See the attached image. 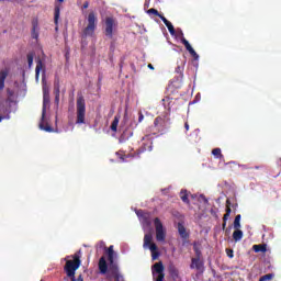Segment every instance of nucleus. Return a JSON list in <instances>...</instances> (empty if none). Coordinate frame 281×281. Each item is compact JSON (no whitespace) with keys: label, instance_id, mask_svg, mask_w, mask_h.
Returning a JSON list of instances; mask_svg holds the SVG:
<instances>
[{"label":"nucleus","instance_id":"1","mask_svg":"<svg viewBox=\"0 0 281 281\" xmlns=\"http://www.w3.org/2000/svg\"><path fill=\"white\" fill-rule=\"evenodd\" d=\"M108 254V262L106 258L101 257L99 259V271L102 273V276H106V272L111 273L112 278H114V281H120L122 276L120 274V266L117 265V254L113 250V246H110L106 250Z\"/></svg>","mask_w":281,"mask_h":281},{"label":"nucleus","instance_id":"2","mask_svg":"<svg viewBox=\"0 0 281 281\" xmlns=\"http://www.w3.org/2000/svg\"><path fill=\"white\" fill-rule=\"evenodd\" d=\"M67 258H69V256L65 258L66 265L64 266V271L66 276L70 278V281H76V271H78L82 265V260H80V258H82V250H78L72 256H70L72 260Z\"/></svg>","mask_w":281,"mask_h":281},{"label":"nucleus","instance_id":"3","mask_svg":"<svg viewBox=\"0 0 281 281\" xmlns=\"http://www.w3.org/2000/svg\"><path fill=\"white\" fill-rule=\"evenodd\" d=\"M88 24L83 29V36H93L95 34V30L98 27V15L95 11H90L87 16Z\"/></svg>","mask_w":281,"mask_h":281},{"label":"nucleus","instance_id":"4","mask_svg":"<svg viewBox=\"0 0 281 281\" xmlns=\"http://www.w3.org/2000/svg\"><path fill=\"white\" fill-rule=\"evenodd\" d=\"M143 247L144 249L148 247L149 251H151V260H157L159 258V248L157 247V244L153 243V234H145Z\"/></svg>","mask_w":281,"mask_h":281},{"label":"nucleus","instance_id":"5","mask_svg":"<svg viewBox=\"0 0 281 281\" xmlns=\"http://www.w3.org/2000/svg\"><path fill=\"white\" fill-rule=\"evenodd\" d=\"M87 115V103L85 97L79 95L77 98V120L76 124H85V117Z\"/></svg>","mask_w":281,"mask_h":281},{"label":"nucleus","instance_id":"6","mask_svg":"<svg viewBox=\"0 0 281 281\" xmlns=\"http://www.w3.org/2000/svg\"><path fill=\"white\" fill-rule=\"evenodd\" d=\"M117 30V21L113 16L105 18L104 34L106 38H113V32Z\"/></svg>","mask_w":281,"mask_h":281},{"label":"nucleus","instance_id":"7","mask_svg":"<svg viewBox=\"0 0 281 281\" xmlns=\"http://www.w3.org/2000/svg\"><path fill=\"white\" fill-rule=\"evenodd\" d=\"M154 225L156 228V240L158 243H165L166 241V229H164V224L161 223V220H159V217H156L154 220Z\"/></svg>","mask_w":281,"mask_h":281},{"label":"nucleus","instance_id":"8","mask_svg":"<svg viewBox=\"0 0 281 281\" xmlns=\"http://www.w3.org/2000/svg\"><path fill=\"white\" fill-rule=\"evenodd\" d=\"M164 262L159 261L156 262L153 267H151V273H153V278L154 281H164V278H166V273H164Z\"/></svg>","mask_w":281,"mask_h":281},{"label":"nucleus","instance_id":"9","mask_svg":"<svg viewBox=\"0 0 281 281\" xmlns=\"http://www.w3.org/2000/svg\"><path fill=\"white\" fill-rule=\"evenodd\" d=\"M136 215L138 216L143 227H150V225H153V214L150 212L138 210Z\"/></svg>","mask_w":281,"mask_h":281},{"label":"nucleus","instance_id":"10","mask_svg":"<svg viewBox=\"0 0 281 281\" xmlns=\"http://www.w3.org/2000/svg\"><path fill=\"white\" fill-rule=\"evenodd\" d=\"M36 67H35V80L41 78V71L45 76L46 66H45V57L37 56L35 58Z\"/></svg>","mask_w":281,"mask_h":281},{"label":"nucleus","instance_id":"11","mask_svg":"<svg viewBox=\"0 0 281 281\" xmlns=\"http://www.w3.org/2000/svg\"><path fill=\"white\" fill-rule=\"evenodd\" d=\"M168 122H170V119L168 116H157L154 120V126L157 128V131H164L166 126H168Z\"/></svg>","mask_w":281,"mask_h":281},{"label":"nucleus","instance_id":"12","mask_svg":"<svg viewBox=\"0 0 281 281\" xmlns=\"http://www.w3.org/2000/svg\"><path fill=\"white\" fill-rule=\"evenodd\" d=\"M47 104H49V89L43 87V110H42V120H45V113H47Z\"/></svg>","mask_w":281,"mask_h":281},{"label":"nucleus","instance_id":"13","mask_svg":"<svg viewBox=\"0 0 281 281\" xmlns=\"http://www.w3.org/2000/svg\"><path fill=\"white\" fill-rule=\"evenodd\" d=\"M181 43L182 45H184L187 52H189V54L194 58V60H199V54H196V50H194V48L192 47V45H190V42H188L186 37L181 38Z\"/></svg>","mask_w":281,"mask_h":281},{"label":"nucleus","instance_id":"14","mask_svg":"<svg viewBox=\"0 0 281 281\" xmlns=\"http://www.w3.org/2000/svg\"><path fill=\"white\" fill-rule=\"evenodd\" d=\"M232 202L229 200H226V214L223 216V224L222 229L225 231L227 227V218H229L232 214Z\"/></svg>","mask_w":281,"mask_h":281},{"label":"nucleus","instance_id":"15","mask_svg":"<svg viewBox=\"0 0 281 281\" xmlns=\"http://www.w3.org/2000/svg\"><path fill=\"white\" fill-rule=\"evenodd\" d=\"M144 143L143 146L140 147V153H150L153 150V139H150L149 136H146L143 138Z\"/></svg>","mask_w":281,"mask_h":281},{"label":"nucleus","instance_id":"16","mask_svg":"<svg viewBox=\"0 0 281 281\" xmlns=\"http://www.w3.org/2000/svg\"><path fill=\"white\" fill-rule=\"evenodd\" d=\"M190 269H196L198 271L203 269V261L201 260V257H194L191 259Z\"/></svg>","mask_w":281,"mask_h":281},{"label":"nucleus","instance_id":"17","mask_svg":"<svg viewBox=\"0 0 281 281\" xmlns=\"http://www.w3.org/2000/svg\"><path fill=\"white\" fill-rule=\"evenodd\" d=\"M168 271H169V276H170L173 280H177V278H179V269H177V267L175 266V263H169V266H168Z\"/></svg>","mask_w":281,"mask_h":281},{"label":"nucleus","instance_id":"18","mask_svg":"<svg viewBox=\"0 0 281 281\" xmlns=\"http://www.w3.org/2000/svg\"><path fill=\"white\" fill-rule=\"evenodd\" d=\"M161 21L164 22V24L166 25L167 30L169 31V33L171 34V36H175V26L172 25V23L170 21H168V19H166V16H160Z\"/></svg>","mask_w":281,"mask_h":281},{"label":"nucleus","instance_id":"19","mask_svg":"<svg viewBox=\"0 0 281 281\" xmlns=\"http://www.w3.org/2000/svg\"><path fill=\"white\" fill-rule=\"evenodd\" d=\"M5 78H8V70L0 71V91L5 89Z\"/></svg>","mask_w":281,"mask_h":281},{"label":"nucleus","instance_id":"20","mask_svg":"<svg viewBox=\"0 0 281 281\" xmlns=\"http://www.w3.org/2000/svg\"><path fill=\"white\" fill-rule=\"evenodd\" d=\"M178 233L184 240L190 238V235L186 231V226H183L181 223H178Z\"/></svg>","mask_w":281,"mask_h":281},{"label":"nucleus","instance_id":"21","mask_svg":"<svg viewBox=\"0 0 281 281\" xmlns=\"http://www.w3.org/2000/svg\"><path fill=\"white\" fill-rule=\"evenodd\" d=\"M252 250L255 254H267V245L266 244H260V245H254Z\"/></svg>","mask_w":281,"mask_h":281},{"label":"nucleus","instance_id":"22","mask_svg":"<svg viewBox=\"0 0 281 281\" xmlns=\"http://www.w3.org/2000/svg\"><path fill=\"white\" fill-rule=\"evenodd\" d=\"M32 38H38V32L36 30H38V20H33L32 22Z\"/></svg>","mask_w":281,"mask_h":281},{"label":"nucleus","instance_id":"23","mask_svg":"<svg viewBox=\"0 0 281 281\" xmlns=\"http://www.w3.org/2000/svg\"><path fill=\"white\" fill-rule=\"evenodd\" d=\"M233 240H235V243L243 240V231H240V228H235L233 233Z\"/></svg>","mask_w":281,"mask_h":281},{"label":"nucleus","instance_id":"24","mask_svg":"<svg viewBox=\"0 0 281 281\" xmlns=\"http://www.w3.org/2000/svg\"><path fill=\"white\" fill-rule=\"evenodd\" d=\"M35 56H36V53H34V52L27 53L26 60H27L29 69H32V66L34 65V57Z\"/></svg>","mask_w":281,"mask_h":281},{"label":"nucleus","instance_id":"25","mask_svg":"<svg viewBox=\"0 0 281 281\" xmlns=\"http://www.w3.org/2000/svg\"><path fill=\"white\" fill-rule=\"evenodd\" d=\"M3 120H10V110L9 109L0 110V122H3Z\"/></svg>","mask_w":281,"mask_h":281},{"label":"nucleus","instance_id":"26","mask_svg":"<svg viewBox=\"0 0 281 281\" xmlns=\"http://www.w3.org/2000/svg\"><path fill=\"white\" fill-rule=\"evenodd\" d=\"M120 124V115H115L114 120L110 126L111 131H113V133H117V125Z\"/></svg>","mask_w":281,"mask_h":281},{"label":"nucleus","instance_id":"27","mask_svg":"<svg viewBox=\"0 0 281 281\" xmlns=\"http://www.w3.org/2000/svg\"><path fill=\"white\" fill-rule=\"evenodd\" d=\"M188 190H181L180 191V199L183 201L187 205H190V199L188 198Z\"/></svg>","mask_w":281,"mask_h":281},{"label":"nucleus","instance_id":"28","mask_svg":"<svg viewBox=\"0 0 281 281\" xmlns=\"http://www.w3.org/2000/svg\"><path fill=\"white\" fill-rule=\"evenodd\" d=\"M58 19H60V5L56 4L55 5V11H54L55 25H58Z\"/></svg>","mask_w":281,"mask_h":281},{"label":"nucleus","instance_id":"29","mask_svg":"<svg viewBox=\"0 0 281 281\" xmlns=\"http://www.w3.org/2000/svg\"><path fill=\"white\" fill-rule=\"evenodd\" d=\"M44 120L42 119V122L40 123L41 131H45L46 133H53L54 128H52V126H49L48 124H43Z\"/></svg>","mask_w":281,"mask_h":281},{"label":"nucleus","instance_id":"30","mask_svg":"<svg viewBox=\"0 0 281 281\" xmlns=\"http://www.w3.org/2000/svg\"><path fill=\"white\" fill-rule=\"evenodd\" d=\"M212 155L216 158V159H223V153L221 151V148H214L212 150Z\"/></svg>","mask_w":281,"mask_h":281},{"label":"nucleus","instance_id":"31","mask_svg":"<svg viewBox=\"0 0 281 281\" xmlns=\"http://www.w3.org/2000/svg\"><path fill=\"white\" fill-rule=\"evenodd\" d=\"M240 218H241L240 214L235 216V220H234V228L235 229H240Z\"/></svg>","mask_w":281,"mask_h":281},{"label":"nucleus","instance_id":"32","mask_svg":"<svg viewBox=\"0 0 281 281\" xmlns=\"http://www.w3.org/2000/svg\"><path fill=\"white\" fill-rule=\"evenodd\" d=\"M54 93H55V95H60V81H55Z\"/></svg>","mask_w":281,"mask_h":281},{"label":"nucleus","instance_id":"33","mask_svg":"<svg viewBox=\"0 0 281 281\" xmlns=\"http://www.w3.org/2000/svg\"><path fill=\"white\" fill-rule=\"evenodd\" d=\"M147 14H154L155 16H159V19H161V16H164L161 13H159V11H157V9H149L147 11Z\"/></svg>","mask_w":281,"mask_h":281},{"label":"nucleus","instance_id":"34","mask_svg":"<svg viewBox=\"0 0 281 281\" xmlns=\"http://www.w3.org/2000/svg\"><path fill=\"white\" fill-rule=\"evenodd\" d=\"M193 250L195 254V258H201V256H202L201 248H199V246H196V244L193 245Z\"/></svg>","mask_w":281,"mask_h":281},{"label":"nucleus","instance_id":"35","mask_svg":"<svg viewBox=\"0 0 281 281\" xmlns=\"http://www.w3.org/2000/svg\"><path fill=\"white\" fill-rule=\"evenodd\" d=\"M273 280V274L272 273H268L266 276H262L259 281H270Z\"/></svg>","mask_w":281,"mask_h":281},{"label":"nucleus","instance_id":"36","mask_svg":"<svg viewBox=\"0 0 281 281\" xmlns=\"http://www.w3.org/2000/svg\"><path fill=\"white\" fill-rule=\"evenodd\" d=\"M226 256H228L229 258H234V250L226 248Z\"/></svg>","mask_w":281,"mask_h":281},{"label":"nucleus","instance_id":"37","mask_svg":"<svg viewBox=\"0 0 281 281\" xmlns=\"http://www.w3.org/2000/svg\"><path fill=\"white\" fill-rule=\"evenodd\" d=\"M55 104L56 106L60 104V95H55Z\"/></svg>","mask_w":281,"mask_h":281},{"label":"nucleus","instance_id":"38","mask_svg":"<svg viewBox=\"0 0 281 281\" xmlns=\"http://www.w3.org/2000/svg\"><path fill=\"white\" fill-rule=\"evenodd\" d=\"M144 122V114L142 112L138 113V123Z\"/></svg>","mask_w":281,"mask_h":281},{"label":"nucleus","instance_id":"39","mask_svg":"<svg viewBox=\"0 0 281 281\" xmlns=\"http://www.w3.org/2000/svg\"><path fill=\"white\" fill-rule=\"evenodd\" d=\"M89 8V1H86L83 5L81 7V10H87Z\"/></svg>","mask_w":281,"mask_h":281},{"label":"nucleus","instance_id":"40","mask_svg":"<svg viewBox=\"0 0 281 281\" xmlns=\"http://www.w3.org/2000/svg\"><path fill=\"white\" fill-rule=\"evenodd\" d=\"M184 128H186V133H188V131H190V124L188 122L184 123Z\"/></svg>","mask_w":281,"mask_h":281},{"label":"nucleus","instance_id":"41","mask_svg":"<svg viewBox=\"0 0 281 281\" xmlns=\"http://www.w3.org/2000/svg\"><path fill=\"white\" fill-rule=\"evenodd\" d=\"M201 199H202V201H203L205 204L210 203L209 200H207V198H205V195H201Z\"/></svg>","mask_w":281,"mask_h":281},{"label":"nucleus","instance_id":"42","mask_svg":"<svg viewBox=\"0 0 281 281\" xmlns=\"http://www.w3.org/2000/svg\"><path fill=\"white\" fill-rule=\"evenodd\" d=\"M75 281H85V279L82 278V274H79L78 278H75Z\"/></svg>","mask_w":281,"mask_h":281},{"label":"nucleus","instance_id":"43","mask_svg":"<svg viewBox=\"0 0 281 281\" xmlns=\"http://www.w3.org/2000/svg\"><path fill=\"white\" fill-rule=\"evenodd\" d=\"M116 155H119V157H120V159H122V161H124L125 160V155L124 156H122V155H120V153H116Z\"/></svg>","mask_w":281,"mask_h":281},{"label":"nucleus","instance_id":"44","mask_svg":"<svg viewBox=\"0 0 281 281\" xmlns=\"http://www.w3.org/2000/svg\"><path fill=\"white\" fill-rule=\"evenodd\" d=\"M176 71H177V74H179V71H181V66H178V67L176 68Z\"/></svg>","mask_w":281,"mask_h":281},{"label":"nucleus","instance_id":"45","mask_svg":"<svg viewBox=\"0 0 281 281\" xmlns=\"http://www.w3.org/2000/svg\"><path fill=\"white\" fill-rule=\"evenodd\" d=\"M148 69H155V67L153 66V64H148Z\"/></svg>","mask_w":281,"mask_h":281},{"label":"nucleus","instance_id":"46","mask_svg":"<svg viewBox=\"0 0 281 281\" xmlns=\"http://www.w3.org/2000/svg\"><path fill=\"white\" fill-rule=\"evenodd\" d=\"M58 1V3H63L65 0H57Z\"/></svg>","mask_w":281,"mask_h":281},{"label":"nucleus","instance_id":"47","mask_svg":"<svg viewBox=\"0 0 281 281\" xmlns=\"http://www.w3.org/2000/svg\"><path fill=\"white\" fill-rule=\"evenodd\" d=\"M255 168H256V170H259V169H260V166H256Z\"/></svg>","mask_w":281,"mask_h":281}]
</instances>
